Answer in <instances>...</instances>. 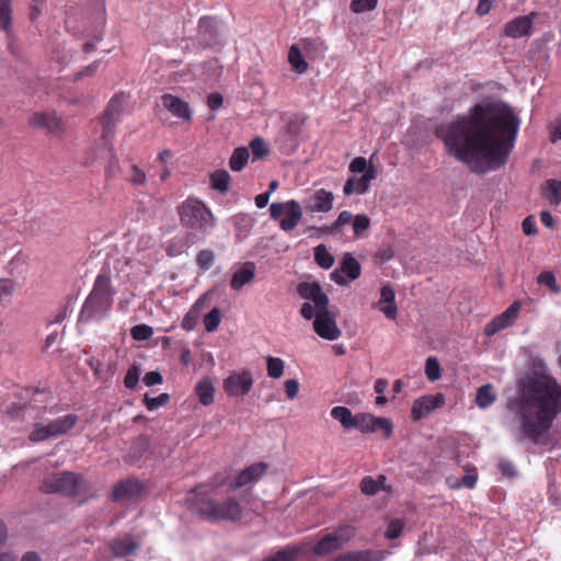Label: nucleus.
Listing matches in <instances>:
<instances>
[{"label":"nucleus","mask_w":561,"mask_h":561,"mask_svg":"<svg viewBox=\"0 0 561 561\" xmlns=\"http://www.w3.org/2000/svg\"><path fill=\"white\" fill-rule=\"evenodd\" d=\"M288 62L293 71L298 75H302L308 69V62L306 61L301 48L297 44H293L288 50Z\"/></svg>","instance_id":"nucleus-27"},{"label":"nucleus","mask_w":561,"mask_h":561,"mask_svg":"<svg viewBox=\"0 0 561 561\" xmlns=\"http://www.w3.org/2000/svg\"><path fill=\"white\" fill-rule=\"evenodd\" d=\"M367 161L363 157H356L350 164V171L353 173H365L368 170Z\"/></svg>","instance_id":"nucleus-59"},{"label":"nucleus","mask_w":561,"mask_h":561,"mask_svg":"<svg viewBox=\"0 0 561 561\" xmlns=\"http://www.w3.org/2000/svg\"><path fill=\"white\" fill-rule=\"evenodd\" d=\"M78 422V416L73 413L64 415L50 422V430L55 437L68 433Z\"/></svg>","instance_id":"nucleus-30"},{"label":"nucleus","mask_w":561,"mask_h":561,"mask_svg":"<svg viewBox=\"0 0 561 561\" xmlns=\"http://www.w3.org/2000/svg\"><path fill=\"white\" fill-rule=\"evenodd\" d=\"M370 226V220L366 215H356L353 219V230L356 237H359Z\"/></svg>","instance_id":"nucleus-53"},{"label":"nucleus","mask_w":561,"mask_h":561,"mask_svg":"<svg viewBox=\"0 0 561 561\" xmlns=\"http://www.w3.org/2000/svg\"><path fill=\"white\" fill-rule=\"evenodd\" d=\"M299 382L297 379H287L285 381L286 396L289 400H294L299 392Z\"/></svg>","instance_id":"nucleus-60"},{"label":"nucleus","mask_w":561,"mask_h":561,"mask_svg":"<svg viewBox=\"0 0 561 561\" xmlns=\"http://www.w3.org/2000/svg\"><path fill=\"white\" fill-rule=\"evenodd\" d=\"M374 416L370 413H357L354 423V430L364 434L375 433Z\"/></svg>","instance_id":"nucleus-38"},{"label":"nucleus","mask_w":561,"mask_h":561,"mask_svg":"<svg viewBox=\"0 0 561 561\" xmlns=\"http://www.w3.org/2000/svg\"><path fill=\"white\" fill-rule=\"evenodd\" d=\"M385 481V476H379L377 479H374L370 476L364 477L360 481V491L367 495H375L383 489Z\"/></svg>","instance_id":"nucleus-33"},{"label":"nucleus","mask_w":561,"mask_h":561,"mask_svg":"<svg viewBox=\"0 0 561 561\" xmlns=\"http://www.w3.org/2000/svg\"><path fill=\"white\" fill-rule=\"evenodd\" d=\"M255 275L253 263H245L240 270L236 271L231 277L230 287L233 290H240L244 285L251 283Z\"/></svg>","instance_id":"nucleus-23"},{"label":"nucleus","mask_w":561,"mask_h":561,"mask_svg":"<svg viewBox=\"0 0 561 561\" xmlns=\"http://www.w3.org/2000/svg\"><path fill=\"white\" fill-rule=\"evenodd\" d=\"M355 536V528L343 525L323 536L313 547L317 556H327L343 547Z\"/></svg>","instance_id":"nucleus-8"},{"label":"nucleus","mask_w":561,"mask_h":561,"mask_svg":"<svg viewBox=\"0 0 561 561\" xmlns=\"http://www.w3.org/2000/svg\"><path fill=\"white\" fill-rule=\"evenodd\" d=\"M270 216L273 220L278 221L280 230L289 232L299 225L302 218V208L295 199L284 203H272Z\"/></svg>","instance_id":"nucleus-7"},{"label":"nucleus","mask_w":561,"mask_h":561,"mask_svg":"<svg viewBox=\"0 0 561 561\" xmlns=\"http://www.w3.org/2000/svg\"><path fill=\"white\" fill-rule=\"evenodd\" d=\"M378 0H352L351 10L354 13H363L373 11L377 7Z\"/></svg>","instance_id":"nucleus-49"},{"label":"nucleus","mask_w":561,"mask_h":561,"mask_svg":"<svg viewBox=\"0 0 561 561\" xmlns=\"http://www.w3.org/2000/svg\"><path fill=\"white\" fill-rule=\"evenodd\" d=\"M15 287V280L11 278H0V305L11 301Z\"/></svg>","instance_id":"nucleus-41"},{"label":"nucleus","mask_w":561,"mask_h":561,"mask_svg":"<svg viewBox=\"0 0 561 561\" xmlns=\"http://www.w3.org/2000/svg\"><path fill=\"white\" fill-rule=\"evenodd\" d=\"M333 561H382V554L377 551L345 552L334 558Z\"/></svg>","instance_id":"nucleus-28"},{"label":"nucleus","mask_w":561,"mask_h":561,"mask_svg":"<svg viewBox=\"0 0 561 561\" xmlns=\"http://www.w3.org/2000/svg\"><path fill=\"white\" fill-rule=\"evenodd\" d=\"M208 300V295L204 294L202 295L190 308V310L186 312V314L183 317L181 327L185 331H192L196 328L198 323V319L201 317V312L206 306V302Z\"/></svg>","instance_id":"nucleus-22"},{"label":"nucleus","mask_w":561,"mask_h":561,"mask_svg":"<svg viewBox=\"0 0 561 561\" xmlns=\"http://www.w3.org/2000/svg\"><path fill=\"white\" fill-rule=\"evenodd\" d=\"M28 122L34 127H43L49 131H57L61 127L60 118L55 112H36L30 116Z\"/></svg>","instance_id":"nucleus-21"},{"label":"nucleus","mask_w":561,"mask_h":561,"mask_svg":"<svg viewBox=\"0 0 561 561\" xmlns=\"http://www.w3.org/2000/svg\"><path fill=\"white\" fill-rule=\"evenodd\" d=\"M266 469L267 466L264 462H257L247 467L229 483V489L234 491L255 483L265 473Z\"/></svg>","instance_id":"nucleus-16"},{"label":"nucleus","mask_w":561,"mask_h":561,"mask_svg":"<svg viewBox=\"0 0 561 561\" xmlns=\"http://www.w3.org/2000/svg\"><path fill=\"white\" fill-rule=\"evenodd\" d=\"M121 106V99L119 98H113L106 108V123H104L102 128V140L103 145L101 148L96 149L100 152H105L107 148L112 147V139L115 135L114 125L116 121V113L119 111Z\"/></svg>","instance_id":"nucleus-14"},{"label":"nucleus","mask_w":561,"mask_h":561,"mask_svg":"<svg viewBox=\"0 0 561 561\" xmlns=\"http://www.w3.org/2000/svg\"><path fill=\"white\" fill-rule=\"evenodd\" d=\"M215 263V252L213 250H202L197 253L196 264L203 271H208Z\"/></svg>","instance_id":"nucleus-44"},{"label":"nucleus","mask_w":561,"mask_h":561,"mask_svg":"<svg viewBox=\"0 0 561 561\" xmlns=\"http://www.w3.org/2000/svg\"><path fill=\"white\" fill-rule=\"evenodd\" d=\"M142 381L147 387H151L161 383L162 376L159 371H149L144 376Z\"/></svg>","instance_id":"nucleus-62"},{"label":"nucleus","mask_w":561,"mask_h":561,"mask_svg":"<svg viewBox=\"0 0 561 561\" xmlns=\"http://www.w3.org/2000/svg\"><path fill=\"white\" fill-rule=\"evenodd\" d=\"M394 297L396 294L392 287L385 285L380 290V300L378 301V305L394 302Z\"/></svg>","instance_id":"nucleus-61"},{"label":"nucleus","mask_w":561,"mask_h":561,"mask_svg":"<svg viewBox=\"0 0 561 561\" xmlns=\"http://www.w3.org/2000/svg\"><path fill=\"white\" fill-rule=\"evenodd\" d=\"M135 255L146 267L151 266L159 259V251L154 238L149 233H142L138 237L135 244Z\"/></svg>","instance_id":"nucleus-12"},{"label":"nucleus","mask_w":561,"mask_h":561,"mask_svg":"<svg viewBox=\"0 0 561 561\" xmlns=\"http://www.w3.org/2000/svg\"><path fill=\"white\" fill-rule=\"evenodd\" d=\"M161 104L172 115L181 119L190 121L192 117V111L190 108L188 103H186L178 96H174L172 94H164L161 98Z\"/></svg>","instance_id":"nucleus-18"},{"label":"nucleus","mask_w":561,"mask_h":561,"mask_svg":"<svg viewBox=\"0 0 561 561\" xmlns=\"http://www.w3.org/2000/svg\"><path fill=\"white\" fill-rule=\"evenodd\" d=\"M533 20L528 15L517 16L506 23L504 33L512 38H519L529 35L531 32Z\"/></svg>","instance_id":"nucleus-20"},{"label":"nucleus","mask_w":561,"mask_h":561,"mask_svg":"<svg viewBox=\"0 0 561 561\" xmlns=\"http://www.w3.org/2000/svg\"><path fill=\"white\" fill-rule=\"evenodd\" d=\"M362 266L355 256L347 252L343 255L340 266L331 274L330 278L341 286H346L360 276Z\"/></svg>","instance_id":"nucleus-10"},{"label":"nucleus","mask_w":561,"mask_h":561,"mask_svg":"<svg viewBox=\"0 0 561 561\" xmlns=\"http://www.w3.org/2000/svg\"><path fill=\"white\" fill-rule=\"evenodd\" d=\"M298 294L306 300L314 302L319 314L313 321V330L324 340L335 341L341 336V330L336 324L334 314L328 310L329 299L320 285L316 283H301L298 286Z\"/></svg>","instance_id":"nucleus-4"},{"label":"nucleus","mask_w":561,"mask_h":561,"mask_svg":"<svg viewBox=\"0 0 561 561\" xmlns=\"http://www.w3.org/2000/svg\"><path fill=\"white\" fill-rule=\"evenodd\" d=\"M314 252V260L317 264L324 268L329 270L334 264V257L333 255L328 251L325 245L319 244L313 249Z\"/></svg>","instance_id":"nucleus-37"},{"label":"nucleus","mask_w":561,"mask_h":561,"mask_svg":"<svg viewBox=\"0 0 561 561\" xmlns=\"http://www.w3.org/2000/svg\"><path fill=\"white\" fill-rule=\"evenodd\" d=\"M138 548V545L129 538V536H125L122 538H116L111 543V550L115 557L123 558L129 554H133Z\"/></svg>","instance_id":"nucleus-25"},{"label":"nucleus","mask_w":561,"mask_h":561,"mask_svg":"<svg viewBox=\"0 0 561 561\" xmlns=\"http://www.w3.org/2000/svg\"><path fill=\"white\" fill-rule=\"evenodd\" d=\"M331 416L337 421L345 430H354L356 414H353L348 408L344 405L334 407L331 410Z\"/></svg>","instance_id":"nucleus-29"},{"label":"nucleus","mask_w":561,"mask_h":561,"mask_svg":"<svg viewBox=\"0 0 561 561\" xmlns=\"http://www.w3.org/2000/svg\"><path fill=\"white\" fill-rule=\"evenodd\" d=\"M250 157L249 149L245 147H239L233 150L229 161V167L232 171H241L247 164Z\"/></svg>","instance_id":"nucleus-36"},{"label":"nucleus","mask_w":561,"mask_h":561,"mask_svg":"<svg viewBox=\"0 0 561 561\" xmlns=\"http://www.w3.org/2000/svg\"><path fill=\"white\" fill-rule=\"evenodd\" d=\"M0 30L4 31L8 37L12 35V8L11 0H0Z\"/></svg>","instance_id":"nucleus-32"},{"label":"nucleus","mask_w":561,"mask_h":561,"mask_svg":"<svg viewBox=\"0 0 561 561\" xmlns=\"http://www.w3.org/2000/svg\"><path fill=\"white\" fill-rule=\"evenodd\" d=\"M230 175L226 170H217L210 174L211 187L225 194L229 191Z\"/></svg>","instance_id":"nucleus-35"},{"label":"nucleus","mask_w":561,"mask_h":561,"mask_svg":"<svg viewBox=\"0 0 561 561\" xmlns=\"http://www.w3.org/2000/svg\"><path fill=\"white\" fill-rule=\"evenodd\" d=\"M195 393L202 405H210L215 400V387L210 378L205 377L196 382Z\"/></svg>","instance_id":"nucleus-24"},{"label":"nucleus","mask_w":561,"mask_h":561,"mask_svg":"<svg viewBox=\"0 0 561 561\" xmlns=\"http://www.w3.org/2000/svg\"><path fill=\"white\" fill-rule=\"evenodd\" d=\"M114 290L111 278L106 274H99L93 288L80 311V322H99L107 317L112 310Z\"/></svg>","instance_id":"nucleus-5"},{"label":"nucleus","mask_w":561,"mask_h":561,"mask_svg":"<svg viewBox=\"0 0 561 561\" xmlns=\"http://www.w3.org/2000/svg\"><path fill=\"white\" fill-rule=\"evenodd\" d=\"M550 139L552 142L561 140V118L550 124Z\"/></svg>","instance_id":"nucleus-64"},{"label":"nucleus","mask_w":561,"mask_h":561,"mask_svg":"<svg viewBox=\"0 0 561 561\" xmlns=\"http://www.w3.org/2000/svg\"><path fill=\"white\" fill-rule=\"evenodd\" d=\"M266 369L267 376L273 379H278L284 374L285 363L279 357L267 356L266 357Z\"/></svg>","instance_id":"nucleus-39"},{"label":"nucleus","mask_w":561,"mask_h":561,"mask_svg":"<svg viewBox=\"0 0 561 561\" xmlns=\"http://www.w3.org/2000/svg\"><path fill=\"white\" fill-rule=\"evenodd\" d=\"M152 334V328L147 324H138L131 329V336L136 341H146L150 339Z\"/></svg>","instance_id":"nucleus-51"},{"label":"nucleus","mask_w":561,"mask_h":561,"mask_svg":"<svg viewBox=\"0 0 561 561\" xmlns=\"http://www.w3.org/2000/svg\"><path fill=\"white\" fill-rule=\"evenodd\" d=\"M334 195L332 192L320 188L306 203L309 213H328L333 208Z\"/></svg>","instance_id":"nucleus-17"},{"label":"nucleus","mask_w":561,"mask_h":561,"mask_svg":"<svg viewBox=\"0 0 561 561\" xmlns=\"http://www.w3.org/2000/svg\"><path fill=\"white\" fill-rule=\"evenodd\" d=\"M253 377L250 370H242L228 376L224 380V389L230 397H243L253 386Z\"/></svg>","instance_id":"nucleus-11"},{"label":"nucleus","mask_w":561,"mask_h":561,"mask_svg":"<svg viewBox=\"0 0 561 561\" xmlns=\"http://www.w3.org/2000/svg\"><path fill=\"white\" fill-rule=\"evenodd\" d=\"M297 554H298V549L290 547V548H286V549L278 551L277 553L270 557L265 561H294L295 558L297 557Z\"/></svg>","instance_id":"nucleus-52"},{"label":"nucleus","mask_w":561,"mask_h":561,"mask_svg":"<svg viewBox=\"0 0 561 561\" xmlns=\"http://www.w3.org/2000/svg\"><path fill=\"white\" fill-rule=\"evenodd\" d=\"M496 393L494 392L493 386L486 383L481 386L476 394V404L478 408L485 410L490 408L496 401Z\"/></svg>","instance_id":"nucleus-31"},{"label":"nucleus","mask_w":561,"mask_h":561,"mask_svg":"<svg viewBox=\"0 0 561 561\" xmlns=\"http://www.w3.org/2000/svg\"><path fill=\"white\" fill-rule=\"evenodd\" d=\"M184 249L185 244L182 242V240L173 239L168 244L167 253L169 256H178L184 252Z\"/></svg>","instance_id":"nucleus-58"},{"label":"nucleus","mask_w":561,"mask_h":561,"mask_svg":"<svg viewBox=\"0 0 561 561\" xmlns=\"http://www.w3.org/2000/svg\"><path fill=\"white\" fill-rule=\"evenodd\" d=\"M142 491V485L136 479H126L118 482L113 490L115 501H128L138 496Z\"/></svg>","instance_id":"nucleus-19"},{"label":"nucleus","mask_w":561,"mask_h":561,"mask_svg":"<svg viewBox=\"0 0 561 561\" xmlns=\"http://www.w3.org/2000/svg\"><path fill=\"white\" fill-rule=\"evenodd\" d=\"M375 432L382 431L386 438H390L392 435L393 425L392 422L382 416H374Z\"/></svg>","instance_id":"nucleus-50"},{"label":"nucleus","mask_w":561,"mask_h":561,"mask_svg":"<svg viewBox=\"0 0 561 561\" xmlns=\"http://www.w3.org/2000/svg\"><path fill=\"white\" fill-rule=\"evenodd\" d=\"M50 437H55L54 432L50 430V423L48 424H35L33 431L30 433V440L37 443L48 439Z\"/></svg>","instance_id":"nucleus-40"},{"label":"nucleus","mask_w":561,"mask_h":561,"mask_svg":"<svg viewBox=\"0 0 561 561\" xmlns=\"http://www.w3.org/2000/svg\"><path fill=\"white\" fill-rule=\"evenodd\" d=\"M425 374L428 380L435 381L440 377V365L435 357H428L425 363Z\"/></svg>","instance_id":"nucleus-47"},{"label":"nucleus","mask_w":561,"mask_h":561,"mask_svg":"<svg viewBox=\"0 0 561 561\" xmlns=\"http://www.w3.org/2000/svg\"><path fill=\"white\" fill-rule=\"evenodd\" d=\"M221 321V311L219 308H213L205 317H204V327L207 332H214L218 329Z\"/></svg>","instance_id":"nucleus-42"},{"label":"nucleus","mask_w":561,"mask_h":561,"mask_svg":"<svg viewBox=\"0 0 561 561\" xmlns=\"http://www.w3.org/2000/svg\"><path fill=\"white\" fill-rule=\"evenodd\" d=\"M519 124L507 105L481 102L467 116H457L442 125L436 134L456 160L466 163L472 172L486 173L506 163Z\"/></svg>","instance_id":"nucleus-1"},{"label":"nucleus","mask_w":561,"mask_h":561,"mask_svg":"<svg viewBox=\"0 0 561 561\" xmlns=\"http://www.w3.org/2000/svg\"><path fill=\"white\" fill-rule=\"evenodd\" d=\"M170 396L168 393H161L158 397L151 398L147 393L144 397V404L149 411H154L160 407H164L169 403Z\"/></svg>","instance_id":"nucleus-45"},{"label":"nucleus","mask_w":561,"mask_h":561,"mask_svg":"<svg viewBox=\"0 0 561 561\" xmlns=\"http://www.w3.org/2000/svg\"><path fill=\"white\" fill-rule=\"evenodd\" d=\"M537 280L539 284L547 285L553 293H559L556 276L552 272L546 271L540 273L537 277Z\"/></svg>","instance_id":"nucleus-55"},{"label":"nucleus","mask_w":561,"mask_h":561,"mask_svg":"<svg viewBox=\"0 0 561 561\" xmlns=\"http://www.w3.org/2000/svg\"><path fill=\"white\" fill-rule=\"evenodd\" d=\"M478 474L474 468L467 471L465 476L458 478L456 476H449L446 478V483L450 489H473L477 484Z\"/></svg>","instance_id":"nucleus-26"},{"label":"nucleus","mask_w":561,"mask_h":561,"mask_svg":"<svg viewBox=\"0 0 561 561\" xmlns=\"http://www.w3.org/2000/svg\"><path fill=\"white\" fill-rule=\"evenodd\" d=\"M522 308L520 301H514L505 311L493 318L485 327L484 333L486 336H492L499 331L511 327L517 319L518 312Z\"/></svg>","instance_id":"nucleus-13"},{"label":"nucleus","mask_w":561,"mask_h":561,"mask_svg":"<svg viewBox=\"0 0 561 561\" xmlns=\"http://www.w3.org/2000/svg\"><path fill=\"white\" fill-rule=\"evenodd\" d=\"M543 197L551 205L561 203V180H548L546 183Z\"/></svg>","instance_id":"nucleus-34"},{"label":"nucleus","mask_w":561,"mask_h":561,"mask_svg":"<svg viewBox=\"0 0 561 561\" xmlns=\"http://www.w3.org/2000/svg\"><path fill=\"white\" fill-rule=\"evenodd\" d=\"M126 181L131 185H145L147 182V175L137 164H131L126 174Z\"/></svg>","instance_id":"nucleus-43"},{"label":"nucleus","mask_w":561,"mask_h":561,"mask_svg":"<svg viewBox=\"0 0 561 561\" xmlns=\"http://www.w3.org/2000/svg\"><path fill=\"white\" fill-rule=\"evenodd\" d=\"M226 481L224 476H215L210 485H201L195 489L191 501V510L206 520H230L241 518L242 508L240 503L232 497L217 500L215 490Z\"/></svg>","instance_id":"nucleus-3"},{"label":"nucleus","mask_w":561,"mask_h":561,"mask_svg":"<svg viewBox=\"0 0 561 561\" xmlns=\"http://www.w3.org/2000/svg\"><path fill=\"white\" fill-rule=\"evenodd\" d=\"M300 313L306 320H311L312 318L317 319L319 309L314 302L308 300L301 306Z\"/></svg>","instance_id":"nucleus-57"},{"label":"nucleus","mask_w":561,"mask_h":561,"mask_svg":"<svg viewBox=\"0 0 561 561\" xmlns=\"http://www.w3.org/2000/svg\"><path fill=\"white\" fill-rule=\"evenodd\" d=\"M404 522L401 518L391 519L385 533L386 538L397 539L402 534Z\"/></svg>","instance_id":"nucleus-48"},{"label":"nucleus","mask_w":561,"mask_h":561,"mask_svg":"<svg viewBox=\"0 0 561 561\" xmlns=\"http://www.w3.org/2000/svg\"><path fill=\"white\" fill-rule=\"evenodd\" d=\"M81 476L73 472H59L45 478L42 489L46 493L75 495L78 493Z\"/></svg>","instance_id":"nucleus-9"},{"label":"nucleus","mask_w":561,"mask_h":561,"mask_svg":"<svg viewBox=\"0 0 561 561\" xmlns=\"http://www.w3.org/2000/svg\"><path fill=\"white\" fill-rule=\"evenodd\" d=\"M561 413V385L547 371H534L517 381L506 398L503 423L515 440L541 443Z\"/></svg>","instance_id":"nucleus-2"},{"label":"nucleus","mask_w":561,"mask_h":561,"mask_svg":"<svg viewBox=\"0 0 561 561\" xmlns=\"http://www.w3.org/2000/svg\"><path fill=\"white\" fill-rule=\"evenodd\" d=\"M250 149L254 158L259 159L268 153V148L265 141L261 138H255L250 142Z\"/></svg>","instance_id":"nucleus-54"},{"label":"nucleus","mask_w":561,"mask_h":561,"mask_svg":"<svg viewBox=\"0 0 561 561\" xmlns=\"http://www.w3.org/2000/svg\"><path fill=\"white\" fill-rule=\"evenodd\" d=\"M139 380V368L137 366L130 367L124 378V385L127 389H134Z\"/></svg>","instance_id":"nucleus-56"},{"label":"nucleus","mask_w":561,"mask_h":561,"mask_svg":"<svg viewBox=\"0 0 561 561\" xmlns=\"http://www.w3.org/2000/svg\"><path fill=\"white\" fill-rule=\"evenodd\" d=\"M376 178V170L373 165H369L368 170L359 179H356L358 185L357 194H364L370 185V182Z\"/></svg>","instance_id":"nucleus-46"},{"label":"nucleus","mask_w":561,"mask_h":561,"mask_svg":"<svg viewBox=\"0 0 561 561\" xmlns=\"http://www.w3.org/2000/svg\"><path fill=\"white\" fill-rule=\"evenodd\" d=\"M178 214L184 227L203 234L209 233L217 224V219L210 208L196 197H187L178 207Z\"/></svg>","instance_id":"nucleus-6"},{"label":"nucleus","mask_w":561,"mask_h":561,"mask_svg":"<svg viewBox=\"0 0 561 561\" xmlns=\"http://www.w3.org/2000/svg\"><path fill=\"white\" fill-rule=\"evenodd\" d=\"M353 218V215L348 210H343L339 214L336 220L334 221L332 229L337 230L340 227L348 224Z\"/></svg>","instance_id":"nucleus-63"},{"label":"nucleus","mask_w":561,"mask_h":561,"mask_svg":"<svg viewBox=\"0 0 561 561\" xmlns=\"http://www.w3.org/2000/svg\"><path fill=\"white\" fill-rule=\"evenodd\" d=\"M445 403L443 393L423 396L416 399L412 405V417L419 421Z\"/></svg>","instance_id":"nucleus-15"}]
</instances>
